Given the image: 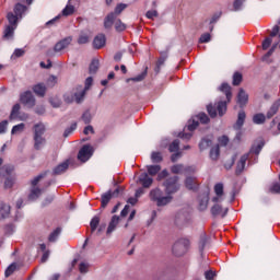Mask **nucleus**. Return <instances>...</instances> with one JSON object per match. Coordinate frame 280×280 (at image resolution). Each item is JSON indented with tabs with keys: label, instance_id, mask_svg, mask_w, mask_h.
Masks as SVG:
<instances>
[{
	"label": "nucleus",
	"instance_id": "25",
	"mask_svg": "<svg viewBox=\"0 0 280 280\" xmlns=\"http://www.w3.org/2000/svg\"><path fill=\"white\" fill-rule=\"evenodd\" d=\"M167 50L162 51L160 58L158 59L156 66L154 68L155 73H161V68L165 65V60H167Z\"/></svg>",
	"mask_w": 280,
	"mask_h": 280
},
{
	"label": "nucleus",
	"instance_id": "20",
	"mask_svg": "<svg viewBox=\"0 0 280 280\" xmlns=\"http://www.w3.org/2000/svg\"><path fill=\"white\" fill-rule=\"evenodd\" d=\"M139 183H141L142 187L145 189L150 188L152 186V183H154V179L148 175V173H142L139 176Z\"/></svg>",
	"mask_w": 280,
	"mask_h": 280
},
{
	"label": "nucleus",
	"instance_id": "18",
	"mask_svg": "<svg viewBox=\"0 0 280 280\" xmlns=\"http://www.w3.org/2000/svg\"><path fill=\"white\" fill-rule=\"evenodd\" d=\"M86 91L88 90H85L82 85H79L75 88L73 95H74V100H75L77 104H81L84 101Z\"/></svg>",
	"mask_w": 280,
	"mask_h": 280
},
{
	"label": "nucleus",
	"instance_id": "41",
	"mask_svg": "<svg viewBox=\"0 0 280 280\" xmlns=\"http://www.w3.org/2000/svg\"><path fill=\"white\" fill-rule=\"evenodd\" d=\"M180 150V140L176 139L168 145V152H178Z\"/></svg>",
	"mask_w": 280,
	"mask_h": 280
},
{
	"label": "nucleus",
	"instance_id": "56",
	"mask_svg": "<svg viewBox=\"0 0 280 280\" xmlns=\"http://www.w3.org/2000/svg\"><path fill=\"white\" fill-rule=\"evenodd\" d=\"M56 199L55 195H48L44 201L42 202L43 207H47V205H51L54 202V200Z\"/></svg>",
	"mask_w": 280,
	"mask_h": 280
},
{
	"label": "nucleus",
	"instance_id": "55",
	"mask_svg": "<svg viewBox=\"0 0 280 280\" xmlns=\"http://www.w3.org/2000/svg\"><path fill=\"white\" fill-rule=\"evenodd\" d=\"M269 194H280V184L273 183L269 187Z\"/></svg>",
	"mask_w": 280,
	"mask_h": 280
},
{
	"label": "nucleus",
	"instance_id": "52",
	"mask_svg": "<svg viewBox=\"0 0 280 280\" xmlns=\"http://www.w3.org/2000/svg\"><path fill=\"white\" fill-rule=\"evenodd\" d=\"M147 75H148V68H145V70L141 74H138L137 77L131 78L129 80H131L132 82H143Z\"/></svg>",
	"mask_w": 280,
	"mask_h": 280
},
{
	"label": "nucleus",
	"instance_id": "4",
	"mask_svg": "<svg viewBox=\"0 0 280 280\" xmlns=\"http://www.w3.org/2000/svg\"><path fill=\"white\" fill-rule=\"evenodd\" d=\"M128 8V4L120 3L115 8V12H112L107 14L104 19V27L105 30H110L113 25L115 24V21H117V16Z\"/></svg>",
	"mask_w": 280,
	"mask_h": 280
},
{
	"label": "nucleus",
	"instance_id": "28",
	"mask_svg": "<svg viewBox=\"0 0 280 280\" xmlns=\"http://www.w3.org/2000/svg\"><path fill=\"white\" fill-rule=\"evenodd\" d=\"M117 224H119V217L113 215L106 231L107 235H110L117 229Z\"/></svg>",
	"mask_w": 280,
	"mask_h": 280
},
{
	"label": "nucleus",
	"instance_id": "1",
	"mask_svg": "<svg viewBox=\"0 0 280 280\" xmlns=\"http://www.w3.org/2000/svg\"><path fill=\"white\" fill-rule=\"evenodd\" d=\"M178 176H172L165 179L163 183L164 191L166 196L163 195V190L160 188H154L150 191V200L156 203V207H167L173 200L174 197L172 194H176L178 189H180V185L178 184Z\"/></svg>",
	"mask_w": 280,
	"mask_h": 280
},
{
	"label": "nucleus",
	"instance_id": "19",
	"mask_svg": "<svg viewBox=\"0 0 280 280\" xmlns=\"http://www.w3.org/2000/svg\"><path fill=\"white\" fill-rule=\"evenodd\" d=\"M246 121V112L243 109L238 112L236 122L233 125L234 130H242L244 122Z\"/></svg>",
	"mask_w": 280,
	"mask_h": 280
},
{
	"label": "nucleus",
	"instance_id": "15",
	"mask_svg": "<svg viewBox=\"0 0 280 280\" xmlns=\"http://www.w3.org/2000/svg\"><path fill=\"white\" fill-rule=\"evenodd\" d=\"M43 191H44V189L40 187L31 186L30 194H28V200L31 202L38 200V198H40V196H43Z\"/></svg>",
	"mask_w": 280,
	"mask_h": 280
},
{
	"label": "nucleus",
	"instance_id": "16",
	"mask_svg": "<svg viewBox=\"0 0 280 280\" xmlns=\"http://www.w3.org/2000/svg\"><path fill=\"white\" fill-rule=\"evenodd\" d=\"M237 104L240 108H244L248 104V93L244 89H240L237 94Z\"/></svg>",
	"mask_w": 280,
	"mask_h": 280
},
{
	"label": "nucleus",
	"instance_id": "36",
	"mask_svg": "<svg viewBox=\"0 0 280 280\" xmlns=\"http://www.w3.org/2000/svg\"><path fill=\"white\" fill-rule=\"evenodd\" d=\"M45 135V125L36 124L34 126V137H43Z\"/></svg>",
	"mask_w": 280,
	"mask_h": 280
},
{
	"label": "nucleus",
	"instance_id": "54",
	"mask_svg": "<svg viewBox=\"0 0 280 280\" xmlns=\"http://www.w3.org/2000/svg\"><path fill=\"white\" fill-rule=\"evenodd\" d=\"M77 128H78V122H73L70 127H68V128L65 130L63 137H65V138L69 137Z\"/></svg>",
	"mask_w": 280,
	"mask_h": 280
},
{
	"label": "nucleus",
	"instance_id": "34",
	"mask_svg": "<svg viewBox=\"0 0 280 280\" xmlns=\"http://www.w3.org/2000/svg\"><path fill=\"white\" fill-rule=\"evenodd\" d=\"M60 233H62V228H57L56 230H54L48 236V242H57L58 237H60Z\"/></svg>",
	"mask_w": 280,
	"mask_h": 280
},
{
	"label": "nucleus",
	"instance_id": "48",
	"mask_svg": "<svg viewBox=\"0 0 280 280\" xmlns=\"http://www.w3.org/2000/svg\"><path fill=\"white\" fill-rule=\"evenodd\" d=\"M16 271V262L11 264L7 270L4 271V277H12L14 272Z\"/></svg>",
	"mask_w": 280,
	"mask_h": 280
},
{
	"label": "nucleus",
	"instance_id": "61",
	"mask_svg": "<svg viewBox=\"0 0 280 280\" xmlns=\"http://www.w3.org/2000/svg\"><path fill=\"white\" fill-rule=\"evenodd\" d=\"M186 176L189 174H196V166H184V173Z\"/></svg>",
	"mask_w": 280,
	"mask_h": 280
},
{
	"label": "nucleus",
	"instance_id": "57",
	"mask_svg": "<svg viewBox=\"0 0 280 280\" xmlns=\"http://www.w3.org/2000/svg\"><path fill=\"white\" fill-rule=\"evenodd\" d=\"M81 119L84 124H89L93 119V116L91 115V112L86 110L83 113Z\"/></svg>",
	"mask_w": 280,
	"mask_h": 280
},
{
	"label": "nucleus",
	"instance_id": "8",
	"mask_svg": "<svg viewBox=\"0 0 280 280\" xmlns=\"http://www.w3.org/2000/svg\"><path fill=\"white\" fill-rule=\"evenodd\" d=\"M91 156H93V147H91L90 144H84L78 153L79 161H81L82 163H86V161H89Z\"/></svg>",
	"mask_w": 280,
	"mask_h": 280
},
{
	"label": "nucleus",
	"instance_id": "27",
	"mask_svg": "<svg viewBox=\"0 0 280 280\" xmlns=\"http://www.w3.org/2000/svg\"><path fill=\"white\" fill-rule=\"evenodd\" d=\"M33 91L35 95H38V97H45V93H47V86H45L44 83H38L34 85Z\"/></svg>",
	"mask_w": 280,
	"mask_h": 280
},
{
	"label": "nucleus",
	"instance_id": "5",
	"mask_svg": "<svg viewBox=\"0 0 280 280\" xmlns=\"http://www.w3.org/2000/svg\"><path fill=\"white\" fill-rule=\"evenodd\" d=\"M189 246V241L182 238L173 245V253L176 255V257H183L185 253H187V248Z\"/></svg>",
	"mask_w": 280,
	"mask_h": 280
},
{
	"label": "nucleus",
	"instance_id": "58",
	"mask_svg": "<svg viewBox=\"0 0 280 280\" xmlns=\"http://www.w3.org/2000/svg\"><path fill=\"white\" fill-rule=\"evenodd\" d=\"M236 155H233L230 160L224 163L225 170H231L235 165Z\"/></svg>",
	"mask_w": 280,
	"mask_h": 280
},
{
	"label": "nucleus",
	"instance_id": "2",
	"mask_svg": "<svg viewBox=\"0 0 280 280\" xmlns=\"http://www.w3.org/2000/svg\"><path fill=\"white\" fill-rule=\"evenodd\" d=\"M219 91H221V93H224L226 96L228 102H231V97H233V93L231 85H229V83H222L221 86L219 88ZM226 101H220L217 105V107L213 104H209L207 106V112L210 115V117L215 118L218 117V113H219V117H223L226 114V104H229Z\"/></svg>",
	"mask_w": 280,
	"mask_h": 280
},
{
	"label": "nucleus",
	"instance_id": "43",
	"mask_svg": "<svg viewBox=\"0 0 280 280\" xmlns=\"http://www.w3.org/2000/svg\"><path fill=\"white\" fill-rule=\"evenodd\" d=\"M23 130H25V124L21 122L19 125L13 126L11 135H21Z\"/></svg>",
	"mask_w": 280,
	"mask_h": 280
},
{
	"label": "nucleus",
	"instance_id": "23",
	"mask_svg": "<svg viewBox=\"0 0 280 280\" xmlns=\"http://www.w3.org/2000/svg\"><path fill=\"white\" fill-rule=\"evenodd\" d=\"M106 45V35L100 34L96 37H94L93 40V47L94 49H102Z\"/></svg>",
	"mask_w": 280,
	"mask_h": 280
},
{
	"label": "nucleus",
	"instance_id": "49",
	"mask_svg": "<svg viewBox=\"0 0 280 280\" xmlns=\"http://www.w3.org/2000/svg\"><path fill=\"white\" fill-rule=\"evenodd\" d=\"M92 233H95L97 226H100V217H94L90 222Z\"/></svg>",
	"mask_w": 280,
	"mask_h": 280
},
{
	"label": "nucleus",
	"instance_id": "53",
	"mask_svg": "<svg viewBox=\"0 0 280 280\" xmlns=\"http://www.w3.org/2000/svg\"><path fill=\"white\" fill-rule=\"evenodd\" d=\"M214 194L219 197L224 196V185L223 184H217L214 186Z\"/></svg>",
	"mask_w": 280,
	"mask_h": 280
},
{
	"label": "nucleus",
	"instance_id": "37",
	"mask_svg": "<svg viewBox=\"0 0 280 280\" xmlns=\"http://www.w3.org/2000/svg\"><path fill=\"white\" fill-rule=\"evenodd\" d=\"M15 183H16V178L14 176L7 177L4 179L3 189H12Z\"/></svg>",
	"mask_w": 280,
	"mask_h": 280
},
{
	"label": "nucleus",
	"instance_id": "59",
	"mask_svg": "<svg viewBox=\"0 0 280 280\" xmlns=\"http://www.w3.org/2000/svg\"><path fill=\"white\" fill-rule=\"evenodd\" d=\"M56 84H58V78L50 75L47 80V86H49L50 89L56 86Z\"/></svg>",
	"mask_w": 280,
	"mask_h": 280
},
{
	"label": "nucleus",
	"instance_id": "47",
	"mask_svg": "<svg viewBox=\"0 0 280 280\" xmlns=\"http://www.w3.org/2000/svg\"><path fill=\"white\" fill-rule=\"evenodd\" d=\"M114 25H115L116 32H124L126 30V24H124V22H121V20L119 19H116L114 21Z\"/></svg>",
	"mask_w": 280,
	"mask_h": 280
},
{
	"label": "nucleus",
	"instance_id": "26",
	"mask_svg": "<svg viewBox=\"0 0 280 280\" xmlns=\"http://www.w3.org/2000/svg\"><path fill=\"white\" fill-rule=\"evenodd\" d=\"M33 139L35 150H43V148H45V143H47V140L43 136H34Z\"/></svg>",
	"mask_w": 280,
	"mask_h": 280
},
{
	"label": "nucleus",
	"instance_id": "24",
	"mask_svg": "<svg viewBox=\"0 0 280 280\" xmlns=\"http://www.w3.org/2000/svg\"><path fill=\"white\" fill-rule=\"evenodd\" d=\"M68 170H69V160L56 166L52 170V174L54 176H60V174H65V172H67Z\"/></svg>",
	"mask_w": 280,
	"mask_h": 280
},
{
	"label": "nucleus",
	"instance_id": "10",
	"mask_svg": "<svg viewBox=\"0 0 280 280\" xmlns=\"http://www.w3.org/2000/svg\"><path fill=\"white\" fill-rule=\"evenodd\" d=\"M196 118H197V120L192 119V122L187 126V128L190 132H192V130L198 128V121H200L201 124H209V121H210L209 116H207L205 113H199L196 116Z\"/></svg>",
	"mask_w": 280,
	"mask_h": 280
},
{
	"label": "nucleus",
	"instance_id": "12",
	"mask_svg": "<svg viewBox=\"0 0 280 280\" xmlns=\"http://www.w3.org/2000/svg\"><path fill=\"white\" fill-rule=\"evenodd\" d=\"M184 185L186 189H188L189 191H198V187H199L198 179L194 176H186Z\"/></svg>",
	"mask_w": 280,
	"mask_h": 280
},
{
	"label": "nucleus",
	"instance_id": "9",
	"mask_svg": "<svg viewBox=\"0 0 280 280\" xmlns=\"http://www.w3.org/2000/svg\"><path fill=\"white\" fill-rule=\"evenodd\" d=\"M20 101L22 104H24V106H27V108H34V106H36V98L31 91L22 93L20 95Z\"/></svg>",
	"mask_w": 280,
	"mask_h": 280
},
{
	"label": "nucleus",
	"instance_id": "29",
	"mask_svg": "<svg viewBox=\"0 0 280 280\" xmlns=\"http://www.w3.org/2000/svg\"><path fill=\"white\" fill-rule=\"evenodd\" d=\"M12 172H14V166L4 165L0 167V176H2V178L12 176Z\"/></svg>",
	"mask_w": 280,
	"mask_h": 280
},
{
	"label": "nucleus",
	"instance_id": "11",
	"mask_svg": "<svg viewBox=\"0 0 280 280\" xmlns=\"http://www.w3.org/2000/svg\"><path fill=\"white\" fill-rule=\"evenodd\" d=\"M250 153H245L241 156L240 161L236 163L235 174L236 176L242 175V172L246 168V161H248Z\"/></svg>",
	"mask_w": 280,
	"mask_h": 280
},
{
	"label": "nucleus",
	"instance_id": "42",
	"mask_svg": "<svg viewBox=\"0 0 280 280\" xmlns=\"http://www.w3.org/2000/svg\"><path fill=\"white\" fill-rule=\"evenodd\" d=\"M151 161H152V163H162L163 162V154L161 152H152L151 153Z\"/></svg>",
	"mask_w": 280,
	"mask_h": 280
},
{
	"label": "nucleus",
	"instance_id": "17",
	"mask_svg": "<svg viewBox=\"0 0 280 280\" xmlns=\"http://www.w3.org/2000/svg\"><path fill=\"white\" fill-rule=\"evenodd\" d=\"M211 215L213 218H218V215H221V218H226V213H229V209L223 210L221 205L215 203L211 208Z\"/></svg>",
	"mask_w": 280,
	"mask_h": 280
},
{
	"label": "nucleus",
	"instance_id": "31",
	"mask_svg": "<svg viewBox=\"0 0 280 280\" xmlns=\"http://www.w3.org/2000/svg\"><path fill=\"white\" fill-rule=\"evenodd\" d=\"M209 156L211 161H218V159H220V144H217L210 149Z\"/></svg>",
	"mask_w": 280,
	"mask_h": 280
},
{
	"label": "nucleus",
	"instance_id": "14",
	"mask_svg": "<svg viewBox=\"0 0 280 280\" xmlns=\"http://www.w3.org/2000/svg\"><path fill=\"white\" fill-rule=\"evenodd\" d=\"M209 242H211V237L209 235H207V233L202 232L200 234L199 244H198L200 255H202V253H205V248H207Z\"/></svg>",
	"mask_w": 280,
	"mask_h": 280
},
{
	"label": "nucleus",
	"instance_id": "22",
	"mask_svg": "<svg viewBox=\"0 0 280 280\" xmlns=\"http://www.w3.org/2000/svg\"><path fill=\"white\" fill-rule=\"evenodd\" d=\"M211 145H213L212 136L205 137L199 142V150H200V152H205V150H208V148H211Z\"/></svg>",
	"mask_w": 280,
	"mask_h": 280
},
{
	"label": "nucleus",
	"instance_id": "3",
	"mask_svg": "<svg viewBox=\"0 0 280 280\" xmlns=\"http://www.w3.org/2000/svg\"><path fill=\"white\" fill-rule=\"evenodd\" d=\"M7 19L9 21V25L5 26L3 32V40H12L14 38V30H16V25H19V19L18 15H14V13L10 12L7 15Z\"/></svg>",
	"mask_w": 280,
	"mask_h": 280
},
{
	"label": "nucleus",
	"instance_id": "32",
	"mask_svg": "<svg viewBox=\"0 0 280 280\" xmlns=\"http://www.w3.org/2000/svg\"><path fill=\"white\" fill-rule=\"evenodd\" d=\"M10 215V206L7 203H0V220H4Z\"/></svg>",
	"mask_w": 280,
	"mask_h": 280
},
{
	"label": "nucleus",
	"instance_id": "6",
	"mask_svg": "<svg viewBox=\"0 0 280 280\" xmlns=\"http://www.w3.org/2000/svg\"><path fill=\"white\" fill-rule=\"evenodd\" d=\"M189 220H190L189 212L186 210H180L175 214L174 222L176 226H178L179 229H183V226H187V224H189Z\"/></svg>",
	"mask_w": 280,
	"mask_h": 280
},
{
	"label": "nucleus",
	"instance_id": "51",
	"mask_svg": "<svg viewBox=\"0 0 280 280\" xmlns=\"http://www.w3.org/2000/svg\"><path fill=\"white\" fill-rule=\"evenodd\" d=\"M20 110H21V105L15 104L11 110L10 119H16V117H19Z\"/></svg>",
	"mask_w": 280,
	"mask_h": 280
},
{
	"label": "nucleus",
	"instance_id": "35",
	"mask_svg": "<svg viewBox=\"0 0 280 280\" xmlns=\"http://www.w3.org/2000/svg\"><path fill=\"white\" fill-rule=\"evenodd\" d=\"M25 10H27V7H25L21 3L15 4V8H14L15 16L23 19V13L25 12Z\"/></svg>",
	"mask_w": 280,
	"mask_h": 280
},
{
	"label": "nucleus",
	"instance_id": "21",
	"mask_svg": "<svg viewBox=\"0 0 280 280\" xmlns=\"http://www.w3.org/2000/svg\"><path fill=\"white\" fill-rule=\"evenodd\" d=\"M279 108H280V98L273 102L272 105L270 106L266 115L267 119H272L277 115V113H279Z\"/></svg>",
	"mask_w": 280,
	"mask_h": 280
},
{
	"label": "nucleus",
	"instance_id": "7",
	"mask_svg": "<svg viewBox=\"0 0 280 280\" xmlns=\"http://www.w3.org/2000/svg\"><path fill=\"white\" fill-rule=\"evenodd\" d=\"M119 191H124V188H116L114 191H107L104 195H102L101 202H102V209H106L108 207V203L113 198H117L119 196Z\"/></svg>",
	"mask_w": 280,
	"mask_h": 280
},
{
	"label": "nucleus",
	"instance_id": "39",
	"mask_svg": "<svg viewBox=\"0 0 280 280\" xmlns=\"http://www.w3.org/2000/svg\"><path fill=\"white\" fill-rule=\"evenodd\" d=\"M209 205V194H203L201 196L200 202H199V207L201 209V211H205V209H207Z\"/></svg>",
	"mask_w": 280,
	"mask_h": 280
},
{
	"label": "nucleus",
	"instance_id": "62",
	"mask_svg": "<svg viewBox=\"0 0 280 280\" xmlns=\"http://www.w3.org/2000/svg\"><path fill=\"white\" fill-rule=\"evenodd\" d=\"M217 273L215 271L209 270L205 272L206 280H215Z\"/></svg>",
	"mask_w": 280,
	"mask_h": 280
},
{
	"label": "nucleus",
	"instance_id": "30",
	"mask_svg": "<svg viewBox=\"0 0 280 280\" xmlns=\"http://www.w3.org/2000/svg\"><path fill=\"white\" fill-rule=\"evenodd\" d=\"M71 1L73 0H69L66 8L62 10V16H71V14L75 12V7L71 4Z\"/></svg>",
	"mask_w": 280,
	"mask_h": 280
},
{
	"label": "nucleus",
	"instance_id": "46",
	"mask_svg": "<svg viewBox=\"0 0 280 280\" xmlns=\"http://www.w3.org/2000/svg\"><path fill=\"white\" fill-rule=\"evenodd\" d=\"M262 148H264V142H259L258 144H253V147L249 150V154H259Z\"/></svg>",
	"mask_w": 280,
	"mask_h": 280
},
{
	"label": "nucleus",
	"instance_id": "50",
	"mask_svg": "<svg viewBox=\"0 0 280 280\" xmlns=\"http://www.w3.org/2000/svg\"><path fill=\"white\" fill-rule=\"evenodd\" d=\"M242 79H243L242 73L235 72L233 74V82H232L233 86H240V84H242Z\"/></svg>",
	"mask_w": 280,
	"mask_h": 280
},
{
	"label": "nucleus",
	"instance_id": "64",
	"mask_svg": "<svg viewBox=\"0 0 280 280\" xmlns=\"http://www.w3.org/2000/svg\"><path fill=\"white\" fill-rule=\"evenodd\" d=\"M145 16L147 19L154 20L156 19V16H159V11L158 10L148 11Z\"/></svg>",
	"mask_w": 280,
	"mask_h": 280
},
{
	"label": "nucleus",
	"instance_id": "38",
	"mask_svg": "<svg viewBox=\"0 0 280 280\" xmlns=\"http://www.w3.org/2000/svg\"><path fill=\"white\" fill-rule=\"evenodd\" d=\"M147 170L150 176H156L161 172V165H149Z\"/></svg>",
	"mask_w": 280,
	"mask_h": 280
},
{
	"label": "nucleus",
	"instance_id": "63",
	"mask_svg": "<svg viewBox=\"0 0 280 280\" xmlns=\"http://www.w3.org/2000/svg\"><path fill=\"white\" fill-rule=\"evenodd\" d=\"M211 40V34L205 33L200 36L199 43H209Z\"/></svg>",
	"mask_w": 280,
	"mask_h": 280
},
{
	"label": "nucleus",
	"instance_id": "40",
	"mask_svg": "<svg viewBox=\"0 0 280 280\" xmlns=\"http://www.w3.org/2000/svg\"><path fill=\"white\" fill-rule=\"evenodd\" d=\"M45 176H47V172L37 175L34 179L31 180V187H38V183H40Z\"/></svg>",
	"mask_w": 280,
	"mask_h": 280
},
{
	"label": "nucleus",
	"instance_id": "60",
	"mask_svg": "<svg viewBox=\"0 0 280 280\" xmlns=\"http://www.w3.org/2000/svg\"><path fill=\"white\" fill-rule=\"evenodd\" d=\"M245 2L246 0H235L233 3L234 11L238 12V10H242V5H244Z\"/></svg>",
	"mask_w": 280,
	"mask_h": 280
},
{
	"label": "nucleus",
	"instance_id": "45",
	"mask_svg": "<svg viewBox=\"0 0 280 280\" xmlns=\"http://www.w3.org/2000/svg\"><path fill=\"white\" fill-rule=\"evenodd\" d=\"M185 166L183 164H175L171 167L172 174H184Z\"/></svg>",
	"mask_w": 280,
	"mask_h": 280
},
{
	"label": "nucleus",
	"instance_id": "13",
	"mask_svg": "<svg viewBox=\"0 0 280 280\" xmlns=\"http://www.w3.org/2000/svg\"><path fill=\"white\" fill-rule=\"evenodd\" d=\"M72 40H73V38H71V37H66V38L59 40V42L55 45L54 51H55L56 54H58V52H60V51H65V49H67V47H69V45H71Z\"/></svg>",
	"mask_w": 280,
	"mask_h": 280
},
{
	"label": "nucleus",
	"instance_id": "33",
	"mask_svg": "<svg viewBox=\"0 0 280 280\" xmlns=\"http://www.w3.org/2000/svg\"><path fill=\"white\" fill-rule=\"evenodd\" d=\"M100 69V60L98 59H93L90 63V68H89V73H91V75L97 73Z\"/></svg>",
	"mask_w": 280,
	"mask_h": 280
},
{
	"label": "nucleus",
	"instance_id": "44",
	"mask_svg": "<svg viewBox=\"0 0 280 280\" xmlns=\"http://www.w3.org/2000/svg\"><path fill=\"white\" fill-rule=\"evenodd\" d=\"M266 115L264 114H256L254 115L253 117V121L257 125H261V124H265L266 122Z\"/></svg>",
	"mask_w": 280,
	"mask_h": 280
}]
</instances>
